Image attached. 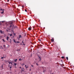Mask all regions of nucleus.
<instances>
[{
	"mask_svg": "<svg viewBox=\"0 0 74 74\" xmlns=\"http://www.w3.org/2000/svg\"><path fill=\"white\" fill-rule=\"evenodd\" d=\"M17 59H16L14 60V62H17Z\"/></svg>",
	"mask_w": 74,
	"mask_h": 74,
	"instance_id": "nucleus-15",
	"label": "nucleus"
},
{
	"mask_svg": "<svg viewBox=\"0 0 74 74\" xmlns=\"http://www.w3.org/2000/svg\"><path fill=\"white\" fill-rule=\"evenodd\" d=\"M24 7V6L23 5V6H22V7Z\"/></svg>",
	"mask_w": 74,
	"mask_h": 74,
	"instance_id": "nucleus-37",
	"label": "nucleus"
},
{
	"mask_svg": "<svg viewBox=\"0 0 74 74\" xmlns=\"http://www.w3.org/2000/svg\"><path fill=\"white\" fill-rule=\"evenodd\" d=\"M3 58H4V57H1V59H3Z\"/></svg>",
	"mask_w": 74,
	"mask_h": 74,
	"instance_id": "nucleus-23",
	"label": "nucleus"
},
{
	"mask_svg": "<svg viewBox=\"0 0 74 74\" xmlns=\"http://www.w3.org/2000/svg\"><path fill=\"white\" fill-rule=\"evenodd\" d=\"M10 69H11L12 68V66H10Z\"/></svg>",
	"mask_w": 74,
	"mask_h": 74,
	"instance_id": "nucleus-32",
	"label": "nucleus"
},
{
	"mask_svg": "<svg viewBox=\"0 0 74 74\" xmlns=\"http://www.w3.org/2000/svg\"><path fill=\"white\" fill-rule=\"evenodd\" d=\"M13 23L12 22H10V28L11 27H14V25L12 24Z\"/></svg>",
	"mask_w": 74,
	"mask_h": 74,
	"instance_id": "nucleus-1",
	"label": "nucleus"
},
{
	"mask_svg": "<svg viewBox=\"0 0 74 74\" xmlns=\"http://www.w3.org/2000/svg\"><path fill=\"white\" fill-rule=\"evenodd\" d=\"M36 65L37 66H38V64L37 63H36Z\"/></svg>",
	"mask_w": 74,
	"mask_h": 74,
	"instance_id": "nucleus-25",
	"label": "nucleus"
},
{
	"mask_svg": "<svg viewBox=\"0 0 74 74\" xmlns=\"http://www.w3.org/2000/svg\"><path fill=\"white\" fill-rule=\"evenodd\" d=\"M66 59L67 60H69V58H68V57H66Z\"/></svg>",
	"mask_w": 74,
	"mask_h": 74,
	"instance_id": "nucleus-18",
	"label": "nucleus"
},
{
	"mask_svg": "<svg viewBox=\"0 0 74 74\" xmlns=\"http://www.w3.org/2000/svg\"><path fill=\"white\" fill-rule=\"evenodd\" d=\"M3 57H4V58H6V57H7V56H6V55H4L3 56Z\"/></svg>",
	"mask_w": 74,
	"mask_h": 74,
	"instance_id": "nucleus-9",
	"label": "nucleus"
},
{
	"mask_svg": "<svg viewBox=\"0 0 74 74\" xmlns=\"http://www.w3.org/2000/svg\"><path fill=\"white\" fill-rule=\"evenodd\" d=\"M31 66L32 67H33V65H31Z\"/></svg>",
	"mask_w": 74,
	"mask_h": 74,
	"instance_id": "nucleus-33",
	"label": "nucleus"
},
{
	"mask_svg": "<svg viewBox=\"0 0 74 74\" xmlns=\"http://www.w3.org/2000/svg\"><path fill=\"white\" fill-rule=\"evenodd\" d=\"M1 11H2V10H3L2 9H1Z\"/></svg>",
	"mask_w": 74,
	"mask_h": 74,
	"instance_id": "nucleus-35",
	"label": "nucleus"
},
{
	"mask_svg": "<svg viewBox=\"0 0 74 74\" xmlns=\"http://www.w3.org/2000/svg\"><path fill=\"white\" fill-rule=\"evenodd\" d=\"M7 40H8V39L9 38V37L8 36H7Z\"/></svg>",
	"mask_w": 74,
	"mask_h": 74,
	"instance_id": "nucleus-12",
	"label": "nucleus"
},
{
	"mask_svg": "<svg viewBox=\"0 0 74 74\" xmlns=\"http://www.w3.org/2000/svg\"><path fill=\"white\" fill-rule=\"evenodd\" d=\"M23 45H25V44H24V43H23Z\"/></svg>",
	"mask_w": 74,
	"mask_h": 74,
	"instance_id": "nucleus-30",
	"label": "nucleus"
},
{
	"mask_svg": "<svg viewBox=\"0 0 74 74\" xmlns=\"http://www.w3.org/2000/svg\"><path fill=\"white\" fill-rule=\"evenodd\" d=\"M3 47H4V48H5V47L6 46H5V45H3Z\"/></svg>",
	"mask_w": 74,
	"mask_h": 74,
	"instance_id": "nucleus-31",
	"label": "nucleus"
},
{
	"mask_svg": "<svg viewBox=\"0 0 74 74\" xmlns=\"http://www.w3.org/2000/svg\"><path fill=\"white\" fill-rule=\"evenodd\" d=\"M9 66H12V63L11 62H9Z\"/></svg>",
	"mask_w": 74,
	"mask_h": 74,
	"instance_id": "nucleus-3",
	"label": "nucleus"
},
{
	"mask_svg": "<svg viewBox=\"0 0 74 74\" xmlns=\"http://www.w3.org/2000/svg\"><path fill=\"white\" fill-rule=\"evenodd\" d=\"M25 12H27V10H26V9H25Z\"/></svg>",
	"mask_w": 74,
	"mask_h": 74,
	"instance_id": "nucleus-28",
	"label": "nucleus"
},
{
	"mask_svg": "<svg viewBox=\"0 0 74 74\" xmlns=\"http://www.w3.org/2000/svg\"><path fill=\"white\" fill-rule=\"evenodd\" d=\"M0 10H1V9H0Z\"/></svg>",
	"mask_w": 74,
	"mask_h": 74,
	"instance_id": "nucleus-44",
	"label": "nucleus"
},
{
	"mask_svg": "<svg viewBox=\"0 0 74 74\" xmlns=\"http://www.w3.org/2000/svg\"><path fill=\"white\" fill-rule=\"evenodd\" d=\"M42 68H43V69L44 70L43 73H45V72L46 71L45 70V69H46V68L45 67H44L43 66L42 67Z\"/></svg>",
	"mask_w": 74,
	"mask_h": 74,
	"instance_id": "nucleus-2",
	"label": "nucleus"
},
{
	"mask_svg": "<svg viewBox=\"0 0 74 74\" xmlns=\"http://www.w3.org/2000/svg\"><path fill=\"white\" fill-rule=\"evenodd\" d=\"M19 38L18 37V39L21 38V35H19Z\"/></svg>",
	"mask_w": 74,
	"mask_h": 74,
	"instance_id": "nucleus-7",
	"label": "nucleus"
},
{
	"mask_svg": "<svg viewBox=\"0 0 74 74\" xmlns=\"http://www.w3.org/2000/svg\"><path fill=\"white\" fill-rule=\"evenodd\" d=\"M62 59H64V56H62Z\"/></svg>",
	"mask_w": 74,
	"mask_h": 74,
	"instance_id": "nucleus-17",
	"label": "nucleus"
},
{
	"mask_svg": "<svg viewBox=\"0 0 74 74\" xmlns=\"http://www.w3.org/2000/svg\"><path fill=\"white\" fill-rule=\"evenodd\" d=\"M0 32L1 34H3V31L2 30H0Z\"/></svg>",
	"mask_w": 74,
	"mask_h": 74,
	"instance_id": "nucleus-13",
	"label": "nucleus"
},
{
	"mask_svg": "<svg viewBox=\"0 0 74 74\" xmlns=\"http://www.w3.org/2000/svg\"><path fill=\"white\" fill-rule=\"evenodd\" d=\"M2 11H4V10H3Z\"/></svg>",
	"mask_w": 74,
	"mask_h": 74,
	"instance_id": "nucleus-41",
	"label": "nucleus"
},
{
	"mask_svg": "<svg viewBox=\"0 0 74 74\" xmlns=\"http://www.w3.org/2000/svg\"><path fill=\"white\" fill-rule=\"evenodd\" d=\"M30 71H31V69H30Z\"/></svg>",
	"mask_w": 74,
	"mask_h": 74,
	"instance_id": "nucleus-40",
	"label": "nucleus"
},
{
	"mask_svg": "<svg viewBox=\"0 0 74 74\" xmlns=\"http://www.w3.org/2000/svg\"><path fill=\"white\" fill-rule=\"evenodd\" d=\"M24 65H25V64H22V66H24Z\"/></svg>",
	"mask_w": 74,
	"mask_h": 74,
	"instance_id": "nucleus-29",
	"label": "nucleus"
},
{
	"mask_svg": "<svg viewBox=\"0 0 74 74\" xmlns=\"http://www.w3.org/2000/svg\"><path fill=\"white\" fill-rule=\"evenodd\" d=\"M0 74H1L0 73Z\"/></svg>",
	"mask_w": 74,
	"mask_h": 74,
	"instance_id": "nucleus-45",
	"label": "nucleus"
},
{
	"mask_svg": "<svg viewBox=\"0 0 74 74\" xmlns=\"http://www.w3.org/2000/svg\"><path fill=\"white\" fill-rule=\"evenodd\" d=\"M12 27V29H15V28H16V26H14V25L13 27Z\"/></svg>",
	"mask_w": 74,
	"mask_h": 74,
	"instance_id": "nucleus-4",
	"label": "nucleus"
},
{
	"mask_svg": "<svg viewBox=\"0 0 74 74\" xmlns=\"http://www.w3.org/2000/svg\"><path fill=\"white\" fill-rule=\"evenodd\" d=\"M13 41L15 43H16V41H15V39H13Z\"/></svg>",
	"mask_w": 74,
	"mask_h": 74,
	"instance_id": "nucleus-8",
	"label": "nucleus"
},
{
	"mask_svg": "<svg viewBox=\"0 0 74 74\" xmlns=\"http://www.w3.org/2000/svg\"><path fill=\"white\" fill-rule=\"evenodd\" d=\"M12 36V34H10V37H11Z\"/></svg>",
	"mask_w": 74,
	"mask_h": 74,
	"instance_id": "nucleus-19",
	"label": "nucleus"
},
{
	"mask_svg": "<svg viewBox=\"0 0 74 74\" xmlns=\"http://www.w3.org/2000/svg\"><path fill=\"white\" fill-rule=\"evenodd\" d=\"M28 29L29 30H32V28L31 27H29Z\"/></svg>",
	"mask_w": 74,
	"mask_h": 74,
	"instance_id": "nucleus-6",
	"label": "nucleus"
},
{
	"mask_svg": "<svg viewBox=\"0 0 74 74\" xmlns=\"http://www.w3.org/2000/svg\"><path fill=\"white\" fill-rule=\"evenodd\" d=\"M51 41L52 42H53V41H54V40L53 39H51Z\"/></svg>",
	"mask_w": 74,
	"mask_h": 74,
	"instance_id": "nucleus-10",
	"label": "nucleus"
},
{
	"mask_svg": "<svg viewBox=\"0 0 74 74\" xmlns=\"http://www.w3.org/2000/svg\"><path fill=\"white\" fill-rule=\"evenodd\" d=\"M17 43H20V42H19V41H17Z\"/></svg>",
	"mask_w": 74,
	"mask_h": 74,
	"instance_id": "nucleus-27",
	"label": "nucleus"
},
{
	"mask_svg": "<svg viewBox=\"0 0 74 74\" xmlns=\"http://www.w3.org/2000/svg\"><path fill=\"white\" fill-rule=\"evenodd\" d=\"M39 61H41V57H39Z\"/></svg>",
	"mask_w": 74,
	"mask_h": 74,
	"instance_id": "nucleus-5",
	"label": "nucleus"
},
{
	"mask_svg": "<svg viewBox=\"0 0 74 74\" xmlns=\"http://www.w3.org/2000/svg\"><path fill=\"white\" fill-rule=\"evenodd\" d=\"M20 49H17V51H20Z\"/></svg>",
	"mask_w": 74,
	"mask_h": 74,
	"instance_id": "nucleus-16",
	"label": "nucleus"
},
{
	"mask_svg": "<svg viewBox=\"0 0 74 74\" xmlns=\"http://www.w3.org/2000/svg\"><path fill=\"white\" fill-rule=\"evenodd\" d=\"M14 35H15V33H14Z\"/></svg>",
	"mask_w": 74,
	"mask_h": 74,
	"instance_id": "nucleus-38",
	"label": "nucleus"
},
{
	"mask_svg": "<svg viewBox=\"0 0 74 74\" xmlns=\"http://www.w3.org/2000/svg\"><path fill=\"white\" fill-rule=\"evenodd\" d=\"M2 22H4V21H2Z\"/></svg>",
	"mask_w": 74,
	"mask_h": 74,
	"instance_id": "nucleus-42",
	"label": "nucleus"
},
{
	"mask_svg": "<svg viewBox=\"0 0 74 74\" xmlns=\"http://www.w3.org/2000/svg\"><path fill=\"white\" fill-rule=\"evenodd\" d=\"M19 60L20 61V60H22V59H21V58H20L19 59Z\"/></svg>",
	"mask_w": 74,
	"mask_h": 74,
	"instance_id": "nucleus-24",
	"label": "nucleus"
},
{
	"mask_svg": "<svg viewBox=\"0 0 74 74\" xmlns=\"http://www.w3.org/2000/svg\"><path fill=\"white\" fill-rule=\"evenodd\" d=\"M39 47H42V45H39Z\"/></svg>",
	"mask_w": 74,
	"mask_h": 74,
	"instance_id": "nucleus-21",
	"label": "nucleus"
},
{
	"mask_svg": "<svg viewBox=\"0 0 74 74\" xmlns=\"http://www.w3.org/2000/svg\"><path fill=\"white\" fill-rule=\"evenodd\" d=\"M33 29H34V27H33Z\"/></svg>",
	"mask_w": 74,
	"mask_h": 74,
	"instance_id": "nucleus-43",
	"label": "nucleus"
},
{
	"mask_svg": "<svg viewBox=\"0 0 74 74\" xmlns=\"http://www.w3.org/2000/svg\"><path fill=\"white\" fill-rule=\"evenodd\" d=\"M22 43L23 44V41H22Z\"/></svg>",
	"mask_w": 74,
	"mask_h": 74,
	"instance_id": "nucleus-34",
	"label": "nucleus"
},
{
	"mask_svg": "<svg viewBox=\"0 0 74 74\" xmlns=\"http://www.w3.org/2000/svg\"><path fill=\"white\" fill-rule=\"evenodd\" d=\"M39 40V41H41V40Z\"/></svg>",
	"mask_w": 74,
	"mask_h": 74,
	"instance_id": "nucleus-39",
	"label": "nucleus"
},
{
	"mask_svg": "<svg viewBox=\"0 0 74 74\" xmlns=\"http://www.w3.org/2000/svg\"><path fill=\"white\" fill-rule=\"evenodd\" d=\"M3 41H4V42H5V40H4V39H3L2 40Z\"/></svg>",
	"mask_w": 74,
	"mask_h": 74,
	"instance_id": "nucleus-22",
	"label": "nucleus"
},
{
	"mask_svg": "<svg viewBox=\"0 0 74 74\" xmlns=\"http://www.w3.org/2000/svg\"><path fill=\"white\" fill-rule=\"evenodd\" d=\"M20 69H21V67H20Z\"/></svg>",
	"mask_w": 74,
	"mask_h": 74,
	"instance_id": "nucleus-36",
	"label": "nucleus"
},
{
	"mask_svg": "<svg viewBox=\"0 0 74 74\" xmlns=\"http://www.w3.org/2000/svg\"><path fill=\"white\" fill-rule=\"evenodd\" d=\"M4 11H2V12H1V14H3V13H4Z\"/></svg>",
	"mask_w": 74,
	"mask_h": 74,
	"instance_id": "nucleus-20",
	"label": "nucleus"
},
{
	"mask_svg": "<svg viewBox=\"0 0 74 74\" xmlns=\"http://www.w3.org/2000/svg\"><path fill=\"white\" fill-rule=\"evenodd\" d=\"M7 2H9L10 1V0H7Z\"/></svg>",
	"mask_w": 74,
	"mask_h": 74,
	"instance_id": "nucleus-26",
	"label": "nucleus"
},
{
	"mask_svg": "<svg viewBox=\"0 0 74 74\" xmlns=\"http://www.w3.org/2000/svg\"><path fill=\"white\" fill-rule=\"evenodd\" d=\"M25 68H26V69H27V68H28V66H26V65H25Z\"/></svg>",
	"mask_w": 74,
	"mask_h": 74,
	"instance_id": "nucleus-11",
	"label": "nucleus"
},
{
	"mask_svg": "<svg viewBox=\"0 0 74 74\" xmlns=\"http://www.w3.org/2000/svg\"><path fill=\"white\" fill-rule=\"evenodd\" d=\"M14 66H16L17 65V64L14 63Z\"/></svg>",
	"mask_w": 74,
	"mask_h": 74,
	"instance_id": "nucleus-14",
	"label": "nucleus"
}]
</instances>
